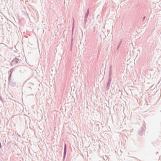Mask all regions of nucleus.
Wrapping results in <instances>:
<instances>
[{
    "label": "nucleus",
    "instance_id": "8",
    "mask_svg": "<svg viewBox=\"0 0 161 161\" xmlns=\"http://www.w3.org/2000/svg\"><path fill=\"white\" fill-rule=\"evenodd\" d=\"M87 18L88 17H85L84 25H85L87 22Z\"/></svg>",
    "mask_w": 161,
    "mask_h": 161
},
{
    "label": "nucleus",
    "instance_id": "4",
    "mask_svg": "<svg viewBox=\"0 0 161 161\" xmlns=\"http://www.w3.org/2000/svg\"><path fill=\"white\" fill-rule=\"evenodd\" d=\"M67 152V147H66V144H65L64 146V156H63V160L65 158Z\"/></svg>",
    "mask_w": 161,
    "mask_h": 161
},
{
    "label": "nucleus",
    "instance_id": "13",
    "mask_svg": "<svg viewBox=\"0 0 161 161\" xmlns=\"http://www.w3.org/2000/svg\"><path fill=\"white\" fill-rule=\"evenodd\" d=\"M146 19V16H144L143 18H142V22H143L145 20V19Z\"/></svg>",
    "mask_w": 161,
    "mask_h": 161
},
{
    "label": "nucleus",
    "instance_id": "17",
    "mask_svg": "<svg viewBox=\"0 0 161 161\" xmlns=\"http://www.w3.org/2000/svg\"><path fill=\"white\" fill-rule=\"evenodd\" d=\"M1 142H0V148H1Z\"/></svg>",
    "mask_w": 161,
    "mask_h": 161
},
{
    "label": "nucleus",
    "instance_id": "2",
    "mask_svg": "<svg viewBox=\"0 0 161 161\" xmlns=\"http://www.w3.org/2000/svg\"><path fill=\"white\" fill-rule=\"evenodd\" d=\"M145 131L144 128L143 127H142L138 131V134L141 136H142Z\"/></svg>",
    "mask_w": 161,
    "mask_h": 161
},
{
    "label": "nucleus",
    "instance_id": "11",
    "mask_svg": "<svg viewBox=\"0 0 161 161\" xmlns=\"http://www.w3.org/2000/svg\"><path fill=\"white\" fill-rule=\"evenodd\" d=\"M89 14L88 13H86L85 14V17H88Z\"/></svg>",
    "mask_w": 161,
    "mask_h": 161
},
{
    "label": "nucleus",
    "instance_id": "16",
    "mask_svg": "<svg viewBox=\"0 0 161 161\" xmlns=\"http://www.w3.org/2000/svg\"><path fill=\"white\" fill-rule=\"evenodd\" d=\"M86 13H89V9H87V12H86Z\"/></svg>",
    "mask_w": 161,
    "mask_h": 161
},
{
    "label": "nucleus",
    "instance_id": "7",
    "mask_svg": "<svg viewBox=\"0 0 161 161\" xmlns=\"http://www.w3.org/2000/svg\"><path fill=\"white\" fill-rule=\"evenodd\" d=\"M11 80V79L10 80V82H9V81H8V83H9L10 85L11 86H15V85H16V83H13L12 82H11L10 80Z\"/></svg>",
    "mask_w": 161,
    "mask_h": 161
},
{
    "label": "nucleus",
    "instance_id": "15",
    "mask_svg": "<svg viewBox=\"0 0 161 161\" xmlns=\"http://www.w3.org/2000/svg\"><path fill=\"white\" fill-rule=\"evenodd\" d=\"M112 65H110L109 66V70H112Z\"/></svg>",
    "mask_w": 161,
    "mask_h": 161
},
{
    "label": "nucleus",
    "instance_id": "10",
    "mask_svg": "<svg viewBox=\"0 0 161 161\" xmlns=\"http://www.w3.org/2000/svg\"><path fill=\"white\" fill-rule=\"evenodd\" d=\"M122 40H121V41L119 42V44L117 47V50H118V49H119V47L120 46V45L122 43Z\"/></svg>",
    "mask_w": 161,
    "mask_h": 161
},
{
    "label": "nucleus",
    "instance_id": "1",
    "mask_svg": "<svg viewBox=\"0 0 161 161\" xmlns=\"http://www.w3.org/2000/svg\"><path fill=\"white\" fill-rule=\"evenodd\" d=\"M20 59H19V58L15 57L10 63V65H14L18 63V61Z\"/></svg>",
    "mask_w": 161,
    "mask_h": 161
},
{
    "label": "nucleus",
    "instance_id": "5",
    "mask_svg": "<svg viewBox=\"0 0 161 161\" xmlns=\"http://www.w3.org/2000/svg\"><path fill=\"white\" fill-rule=\"evenodd\" d=\"M13 69H12L10 70V72H11L10 74L9 75V77H8V80L10 82V80L11 79V74L13 72Z\"/></svg>",
    "mask_w": 161,
    "mask_h": 161
},
{
    "label": "nucleus",
    "instance_id": "14",
    "mask_svg": "<svg viewBox=\"0 0 161 161\" xmlns=\"http://www.w3.org/2000/svg\"><path fill=\"white\" fill-rule=\"evenodd\" d=\"M10 144L11 142H8L7 143V145L8 146H10Z\"/></svg>",
    "mask_w": 161,
    "mask_h": 161
},
{
    "label": "nucleus",
    "instance_id": "3",
    "mask_svg": "<svg viewBox=\"0 0 161 161\" xmlns=\"http://www.w3.org/2000/svg\"><path fill=\"white\" fill-rule=\"evenodd\" d=\"M111 79L108 78V81L107 82V85L106 86L107 90H108L110 86V84L111 81Z\"/></svg>",
    "mask_w": 161,
    "mask_h": 161
},
{
    "label": "nucleus",
    "instance_id": "12",
    "mask_svg": "<svg viewBox=\"0 0 161 161\" xmlns=\"http://www.w3.org/2000/svg\"><path fill=\"white\" fill-rule=\"evenodd\" d=\"M89 14L88 13H86L85 14V17H88Z\"/></svg>",
    "mask_w": 161,
    "mask_h": 161
},
{
    "label": "nucleus",
    "instance_id": "6",
    "mask_svg": "<svg viewBox=\"0 0 161 161\" xmlns=\"http://www.w3.org/2000/svg\"><path fill=\"white\" fill-rule=\"evenodd\" d=\"M112 74V70H109V73L108 74V78L109 79H111V75Z\"/></svg>",
    "mask_w": 161,
    "mask_h": 161
},
{
    "label": "nucleus",
    "instance_id": "9",
    "mask_svg": "<svg viewBox=\"0 0 161 161\" xmlns=\"http://www.w3.org/2000/svg\"><path fill=\"white\" fill-rule=\"evenodd\" d=\"M73 38H72L71 42V45H70V46H71L70 50H71V51H72V44H73L72 41H73Z\"/></svg>",
    "mask_w": 161,
    "mask_h": 161
}]
</instances>
